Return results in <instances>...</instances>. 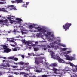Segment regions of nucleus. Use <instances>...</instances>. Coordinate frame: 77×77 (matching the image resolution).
<instances>
[{
	"mask_svg": "<svg viewBox=\"0 0 77 77\" xmlns=\"http://www.w3.org/2000/svg\"><path fill=\"white\" fill-rule=\"evenodd\" d=\"M48 52L50 53V54H51L52 57L51 58H53L54 59H57L60 63H65V61L62 60V59L60 58L59 57L56 56L54 55L55 53L54 52L50 51L49 49H48Z\"/></svg>",
	"mask_w": 77,
	"mask_h": 77,
	"instance_id": "f03ea898",
	"label": "nucleus"
},
{
	"mask_svg": "<svg viewBox=\"0 0 77 77\" xmlns=\"http://www.w3.org/2000/svg\"><path fill=\"white\" fill-rule=\"evenodd\" d=\"M63 72V74H65V73H66L67 71H72V72H75V69H71V70H69V68L68 66H66L65 67L64 69L62 70Z\"/></svg>",
	"mask_w": 77,
	"mask_h": 77,
	"instance_id": "0eeeda50",
	"label": "nucleus"
},
{
	"mask_svg": "<svg viewBox=\"0 0 77 77\" xmlns=\"http://www.w3.org/2000/svg\"><path fill=\"white\" fill-rule=\"evenodd\" d=\"M42 35V33H37V34L36 36H37L38 37H39L40 35Z\"/></svg>",
	"mask_w": 77,
	"mask_h": 77,
	"instance_id": "c03bdc74",
	"label": "nucleus"
},
{
	"mask_svg": "<svg viewBox=\"0 0 77 77\" xmlns=\"http://www.w3.org/2000/svg\"><path fill=\"white\" fill-rule=\"evenodd\" d=\"M26 69H27V70H26V71H30V70H29L28 69H32V67H30V66H29L28 67H26Z\"/></svg>",
	"mask_w": 77,
	"mask_h": 77,
	"instance_id": "473e14b6",
	"label": "nucleus"
},
{
	"mask_svg": "<svg viewBox=\"0 0 77 77\" xmlns=\"http://www.w3.org/2000/svg\"><path fill=\"white\" fill-rule=\"evenodd\" d=\"M8 59H12V60H13L14 59V57H8Z\"/></svg>",
	"mask_w": 77,
	"mask_h": 77,
	"instance_id": "a19ab883",
	"label": "nucleus"
},
{
	"mask_svg": "<svg viewBox=\"0 0 77 77\" xmlns=\"http://www.w3.org/2000/svg\"><path fill=\"white\" fill-rule=\"evenodd\" d=\"M51 47L52 48H54V50H57V49L59 48V47L57 46H54L53 45H51Z\"/></svg>",
	"mask_w": 77,
	"mask_h": 77,
	"instance_id": "a878e982",
	"label": "nucleus"
},
{
	"mask_svg": "<svg viewBox=\"0 0 77 77\" xmlns=\"http://www.w3.org/2000/svg\"><path fill=\"white\" fill-rule=\"evenodd\" d=\"M26 25H27V23H24V24H23V26H26Z\"/></svg>",
	"mask_w": 77,
	"mask_h": 77,
	"instance_id": "680f3d73",
	"label": "nucleus"
},
{
	"mask_svg": "<svg viewBox=\"0 0 77 77\" xmlns=\"http://www.w3.org/2000/svg\"><path fill=\"white\" fill-rule=\"evenodd\" d=\"M14 74H15L16 75H18L19 74H20L18 72H14Z\"/></svg>",
	"mask_w": 77,
	"mask_h": 77,
	"instance_id": "a18cd8bd",
	"label": "nucleus"
},
{
	"mask_svg": "<svg viewBox=\"0 0 77 77\" xmlns=\"http://www.w3.org/2000/svg\"><path fill=\"white\" fill-rule=\"evenodd\" d=\"M44 71H45V70L44 69L40 68L39 69L36 70L35 72H37L40 73V72H43Z\"/></svg>",
	"mask_w": 77,
	"mask_h": 77,
	"instance_id": "f3484780",
	"label": "nucleus"
},
{
	"mask_svg": "<svg viewBox=\"0 0 77 77\" xmlns=\"http://www.w3.org/2000/svg\"><path fill=\"white\" fill-rule=\"evenodd\" d=\"M30 47H35L36 46V44H32L31 45H29Z\"/></svg>",
	"mask_w": 77,
	"mask_h": 77,
	"instance_id": "2f4dec72",
	"label": "nucleus"
},
{
	"mask_svg": "<svg viewBox=\"0 0 77 77\" xmlns=\"http://www.w3.org/2000/svg\"><path fill=\"white\" fill-rule=\"evenodd\" d=\"M20 69H22V70H23V69H24V70H26H26H27V69H26V67H20Z\"/></svg>",
	"mask_w": 77,
	"mask_h": 77,
	"instance_id": "7c9ffc66",
	"label": "nucleus"
},
{
	"mask_svg": "<svg viewBox=\"0 0 77 77\" xmlns=\"http://www.w3.org/2000/svg\"><path fill=\"white\" fill-rule=\"evenodd\" d=\"M42 77H47V75H42Z\"/></svg>",
	"mask_w": 77,
	"mask_h": 77,
	"instance_id": "09e8293b",
	"label": "nucleus"
},
{
	"mask_svg": "<svg viewBox=\"0 0 77 77\" xmlns=\"http://www.w3.org/2000/svg\"><path fill=\"white\" fill-rule=\"evenodd\" d=\"M2 46L3 47V48L1 47L0 48V50H2L3 49V48L4 49V51L2 52V53H8L12 51V50L8 48L6 45H3Z\"/></svg>",
	"mask_w": 77,
	"mask_h": 77,
	"instance_id": "7ed1b4c3",
	"label": "nucleus"
},
{
	"mask_svg": "<svg viewBox=\"0 0 77 77\" xmlns=\"http://www.w3.org/2000/svg\"><path fill=\"white\" fill-rule=\"evenodd\" d=\"M0 11H2V12H8V11L5 9V8H0Z\"/></svg>",
	"mask_w": 77,
	"mask_h": 77,
	"instance_id": "393cba45",
	"label": "nucleus"
},
{
	"mask_svg": "<svg viewBox=\"0 0 77 77\" xmlns=\"http://www.w3.org/2000/svg\"><path fill=\"white\" fill-rule=\"evenodd\" d=\"M7 74L8 75V77H13V76H11V75H10V74H9V73H8Z\"/></svg>",
	"mask_w": 77,
	"mask_h": 77,
	"instance_id": "3c124183",
	"label": "nucleus"
},
{
	"mask_svg": "<svg viewBox=\"0 0 77 77\" xmlns=\"http://www.w3.org/2000/svg\"><path fill=\"white\" fill-rule=\"evenodd\" d=\"M51 66H50L49 67L48 66V67H47L46 68H47L48 69H50L51 70H52V69H51Z\"/></svg>",
	"mask_w": 77,
	"mask_h": 77,
	"instance_id": "37998d69",
	"label": "nucleus"
},
{
	"mask_svg": "<svg viewBox=\"0 0 77 77\" xmlns=\"http://www.w3.org/2000/svg\"><path fill=\"white\" fill-rule=\"evenodd\" d=\"M38 50H39V48H34V51H38Z\"/></svg>",
	"mask_w": 77,
	"mask_h": 77,
	"instance_id": "f704fd0d",
	"label": "nucleus"
},
{
	"mask_svg": "<svg viewBox=\"0 0 77 77\" xmlns=\"http://www.w3.org/2000/svg\"><path fill=\"white\" fill-rule=\"evenodd\" d=\"M5 62H8V63H11V62L8 60H6Z\"/></svg>",
	"mask_w": 77,
	"mask_h": 77,
	"instance_id": "5fc2aeb1",
	"label": "nucleus"
},
{
	"mask_svg": "<svg viewBox=\"0 0 77 77\" xmlns=\"http://www.w3.org/2000/svg\"><path fill=\"white\" fill-rule=\"evenodd\" d=\"M11 2L12 3H17V2H16V0L15 1H11Z\"/></svg>",
	"mask_w": 77,
	"mask_h": 77,
	"instance_id": "0e129e2a",
	"label": "nucleus"
},
{
	"mask_svg": "<svg viewBox=\"0 0 77 77\" xmlns=\"http://www.w3.org/2000/svg\"><path fill=\"white\" fill-rule=\"evenodd\" d=\"M16 20H17L18 21L15 22V24H20V25H21V21H22V19L20 18H17L16 19Z\"/></svg>",
	"mask_w": 77,
	"mask_h": 77,
	"instance_id": "9b49d317",
	"label": "nucleus"
},
{
	"mask_svg": "<svg viewBox=\"0 0 77 77\" xmlns=\"http://www.w3.org/2000/svg\"><path fill=\"white\" fill-rule=\"evenodd\" d=\"M18 65H29V63H24V62L23 61H20L18 62Z\"/></svg>",
	"mask_w": 77,
	"mask_h": 77,
	"instance_id": "dca6fc26",
	"label": "nucleus"
},
{
	"mask_svg": "<svg viewBox=\"0 0 77 77\" xmlns=\"http://www.w3.org/2000/svg\"><path fill=\"white\" fill-rule=\"evenodd\" d=\"M41 37L42 39H43V40H45V39H44V37H43V35H41Z\"/></svg>",
	"mask_w": 77,
	"mask_h": 77,
	"instance_id": "4d7b16f0",
	"label": "nucleus"
},
{
	"mask_svg": "<svg viewBox=\"0 0 77 77\" xmlns=\"http://www.w3.org/2000/svg\"><path fill=\"white\" fill-rule=\"evenodd\" d=\"M69 64L70 66H72V68H73L74 67V66L75 68H77V65H74V64H73L71 62H69Z\"/></svg>",
	"mask_w": 77,
	"mask_h": 77,
	"instance_id": "5701e85b",
	"label": "nucleus"
},
{
	"mask_svg": "<svg viewBox=\"0 0 77 77\" xmlns=\"http://www.w3.org/2000/svg\"><path fill=\"white\" fill-rule=\"evenodd\" d=\"M14 65H18V62L17 63L14 62Z\"/></svg>",
	"mask_w": 77,
	"mask_h": 77,
	"instance_id": "052dcab7",
	"label": "nucleus"
},
{
	"mask_svg": "<svg viewBox=\"0 0 77 77\" xmlns=\"http://www.w3.org/2000/svg\"><path fill=\"white\" fill-rule=\"evenodd\" d=\"M23 0H16V3H22Z\"/></svg>",
	"mask_w": 77,
	"mask_h": 77,
	"instance_id": "c756f323",
	"label": "nucleus"
},
{
	"mask_svg": "<svg viewBox=\"0 0 77 77\" xmlns=\"http://www.w3.org/2000/svg\"><path fill=\"white\" fill-rule=\"evenodd\" d=\"M72 52V51H67L66 52H62L61 53H60V55L61 56H64L65 57H66V59H67V56H69L67 55V54H69Z\"/></svg>",
	"mask_w": 77,
	"mask_h": 77,
	"instance_id": "423d86ee",
	"label": "nucleus"
},
{
	"mask_svg": "<svg viewBox=\"0 0 77 77\" xmlns=\"http://www.w3.org/2000/svg\"><path fill=\"white\" fill-rule=\"evenodd\" d=\"M28 55H29V56H32V54H33V56H34V54H33V53H28Z\"/></svg>",
	"mask_w": 77,
	"mask_h": 77,
	"instance_id": "79ce46f5",
	"label": "nucleus"
},
{
	"mask_svg": "<svg viewBox=\"0 0 77 77\" xmlns=\"http://www.w3.org/2000/svg\"><path fill=\"white\" fill-rule=\"evenodd\" d=\"M21 57H22L23 59H24V55H21Z\"/></svg>",
	"mask_w": 77,
	"mask_h": 77,
	"instance_id": "338daca9",
	"label": "nucleus"
},
{
	"mask_svg": "<svg viewBox=\"0 0 77 77\" xmlns=\"http://www.w3.org/2000/svg\"><path fill=\"white\" fill-rule=\"evenodd\" d=\"M25 74V73L24 72H20V74Z\"/></svg>",
	"mask_w": 77,
	"mask_h": 77,
	"instance_id": "6e6d98bb",
	"label": "nucleus"
},
{
	"mask_svg": "<svg viewBox=\"0 0 77 77\" xmlns=\"http://www.w3.org/2000/svg\"><path fill=\"white\" fill-rule=\"evenodd\" d=\"M10 64H9V63H5V68H7V67H10Z\"/></svg>",
	"mask_w": 77,
	"mask_h": 77,
	"instance_id": "bb28decb",
	"label": "nucleus"
},
{
	"mask_svg": "<svg viewBox=\"0 0 77 77\" xmlns=\"http://www.w3.org/2000/svg\"><path fill=\"white\" fill-rule=\"evenodd\" d=\"M21 50V47H16L14 48H12V50L14 51H19Z\"/></svg>",
	"mask_w": 77,
	"mask_h": 77,
	"instance_id": "ddd939ff",
	"label": "nucleus"
},
{
	"mask_svg": "<svg viewBox=\"0 0 77 77\" xmlns=\"http://www.w3.org/2000/svg\"><path fill=\"white\" fill-rule=\"evenodd\" d=\"M54 44H58L59 45H60L62 47H66V45L64 44H61L60 43H57L56 42H54Z\"/></svg>",
	"mask_w": 77,
	"mask_h": 77,
	"instance_id": "2eb2a0df",
	"label": "nucleus"
},
{
	"mask_svg": "<svg viewBox=\"0 0 77 77\" xmlns=\"http://www.w3.org/2000/svg\"><path fill=\"white\" fill-rule=\"evenodd\" d=\"M51 36L53 38V39H56V38L54 37V35H53V34H52Z\"/></svg>",
	"mask_w": 77,
	"mask_h": 77,
	"instance_id": "ea45409f",
	"label": "nucleus"
},
{
	"mask_svg": "<svg viewBox=\"0 0 77 77\" xmlns=\"http://www.w3.org/2000/svg\"><path fill=\"white\" fill-rule=\"evenodd\" d=\"M13 60H14L15 61H18V59L17 58H13Z\"/></svg>",
	"mask_w": 77,
	"mask_h": 77,
	"instance_id": "c9c22d12",
	"label": "nucleus"
},
{
	"mask_svg": "<svg viewBox=\"0 0 77 77\" xmlns=\"http://www.w3.org/2000/svg\"><path fill=\"white\" fill-rule=\"evenodd\" d=\"M27 75H29L27 74H25L24 75V77H27Z\"/></svg>",
	"mask_w": 77,
	"mask_h": 77,
	"instance_id": "8fccbe9b",
	"label": "nucleus"
},
{
	"mask_svg": "<svg viewBox=\"0 0 77 77\" xmlns=\"http://www.w3.org/2000/svg\"><path fill=\"white\" fill-rule=\"evenodd\" d=\"M67 60H75V57H73L71 56H67V58H66Z\"/></svg>",
	"mask_w": 77,
	"mask_h": 77,
	"instance_id": "f8f14e48",
	"label": "nucleus"
},
{
	"mask_svg": "<svg viewBox=\"0 0 77 77\" xmlns=\"http://www.w3.org/2000/svg\"><path fill=\"white\" fill-rule=\"evenodd\" d=\"M13 40H14V41H20V39H15L14 38Z\"/></svg>",
	"mask_w": 77,
	"mask_h": 77,
	"instance_id": "13d9d810",
	"label": "nucleus"
},
{
	"mask_svg": "<svg viewBox=\"0 0 77 77\" xmlns=\"http://www.w3.org/2000/svg\"><path fill=\"white\" fill-rule=\"evenodd\" d=\"M33 42V41H30V40H28L26 41V44L28 45V46H30V45H29L30 44H32Z\"/></svg>",
	"mask_w": 77,
	"mask_h": 77,
	"instance_id": "6ab92c4d",
	"label": "nucleus"
},
{
	"mask_svg": "<svg viewBox=\"0 0 77 77\" xmlns=\"http://www.w3.org/2000/svg\"><path fill=\"white\" fill-rule=\"evenodd\" d=\"M68 48H63L62 49V50L63 51H65V50H68Z\"/></svg>",
	"mask_w": 77,
	"mask_h": 77,
	"instance_id": "58836bf2",
	"label": "nucleus"
},
{
	"mask_svg": "<svg viewBox=\"0 0 77 77\" xmlns=\"http://www.w3.org/2000/svg\"><path fill=\"white\" fill-rule=\"evenodd\" d=\"M51 65L52 66H57V63H54L53 64H51Z\"/></svg>",
	"mask_w": 77,
	"mask_h": 77,
	"instance_id": "cd10ccee",
	"label": "nucleus"
},
{
	"mask_svg": "<svg viewBox=\"0 0 77 77\" xmlns=\"http://www.w3.org/2000/svg\"><path fill=\"white\" fill-rule=\"evenodd\" d=\"M8 16V17H7V18L8 19L11 24H13L14 21L13 20H12L11 19L14 20V18H15V16H11V15Z\"/></svg>",
	"mask_w": 77,
	"mask_h": 77,
	"instance_id": "9d476101",
	"label": "nucleus"
},
{
	"mask_svg": "<svg viewBox=\"0 0 77 77\" xmlns=\"http://www.w3.org/2000/svg\"><path fill=\"white\" fill-rule=\"evenodd\" d=\"M70 75L71 77H77V74L71 73Z\"/></svg>",
	"mask_w": 77,
	"mask_h": 77,
	"instance_id": "4be33fe9",
	"label": "nucleus"
},
{
	"mask_svg": "<svg viewBox=\"0 0 77 77\" xmlns=\"http://www.w3.org/2000/svg\"><path fill=\"white\" fill-rule=\"evenodd\" d=\"M52 70L54 71V73L55 74H63V70H62L57 69L53 67Z\"/></svg>",
	"mask_w": 77,
	"mask_h": 77,
	"instance_id": "20e7f679",
	"label": "nucleus"
},
{
	"mask_svg": "<svg viewBox=\"0 0 77 77\" xmlns=\"http://www.w3.org/2000/svg\"><path fill=\"white\" fill-rule=\"evenodd\" d=\"M7 8H11V9H13L14 10H17V9H16V7H15V6L14 5H11L9 6H8Z\"/></svg>",
	"mask_w": 77,
	"mask_h": 77,
	"instance_id": "aec40b11",
	"label": "nucleus"
},
{
	"mask_svg": "<svg viewBox=\"0 0 77 77\" xmlns=\"http://www.w3.org/2000/svg\"><path fill=\"white\" fill-rule=\"evenodd\" d=\"M0 24L2 25H5L7 26H9V24L8 23V20L6 19L5 20H4L3 19L0 20Z\"/></svg>",
	"mask_w": 77,
	"mask_h": 77,
	"instance_id": "39448f33",
	"label": "nucleus"
},
{
	"mask_svg": "<svg viewBox=\"0 0 77 77\" xmlns=\"http://www.w3.org/2000/svg\"><path fill=\"white\" fill-rule=\"evenodd\" d=\"M15 41L13 40H9V42H14Z\"/></svg>",
	"mask_w": 77,
	"mask_h": 77,
	"instance_id": "864d4df0",
	"label": "nucleus"
},
{
	"mask_svg": "<svg viewBox=\"0 0 77 77\" xmlns=\"http://www.w3.org/2000/svg\"><path fill=\"white\" fill-rule=\"evenodd\" d=\"M14 43L15 45L10 44V45L12 47H15V46H17V43L15 41L14 42Z\"/></svg>",
	"mask_w": 77,
	"mask_h": 77,
	"instance_id": "b1692460",
	"label": "nucleus"
},
{
	"mask_svg": "<svg viewBox=\"0 0 77 77\" xmlns=\"http://www.w3.org/2000/svg\"><path fill=\"white\" fill-rule=\"evenodd\" d=\"M11 67L13 68H18V66H11Z\"/></svg>",
	"mask_w": 77,
	"mask_h": 77,
	"instance_id": "e433bc0d",
	"label": "nucleus"
},
{
	"mask_svg": "<svg viewBox=\"0 0 77 77\" xmlns=\"http://www.w3.org/2000/svg\"><path fill=\"white\" fill-rule=\"evenodd\" d=\"M71 26V24L67 23L65 25L63 26V27L64 28V29H65V31H66V30H68V29H69V27H70V26Z\"/></svg>",
	"mask_w": 77,
	"mask_h": 77,
	"instance_id": "6e6552de",
	"label": "nucleus"
},
{
	"mask_svg": "<svg viewBox=\"0 0 77 77\" xmlns=\"http://www.w3.org/2000/svg\"><path fill=\"white\" fill-rule=\"evenodd\" d=\"M22 34H26L28 33V30L26 29H24L23 31L21 30Z\"/></svg>",
	"mask_w": 77,
	"mask_h": 77,
	"instance_id": "a211bd4d",
	"label": "nucleus"
},
{
	"mask_svg": "<svg viewBox=\"0 0 77 77\" xmlns=\"http://www.w3.org/2000/svg\"><path fill=\"white\" fill-rule=\"evenodd\" d=\"M16 71H22V69H16Z\"/></svg>",
	"mask_w": 77,
	"mask_h": 77,
	"instance_id": "bf43d9fd",
	"label": "nucleus"
},
{
	"mask_svg": "<svg viewBox=\"0 0 77 77\" xmlns=\"http://www.w3.org/2000/svg\"><path fill=\"white\" fill-rule=\"evenodd\" d=\"M0 66L3 67V69H6L7 70H9V71H10V70H11V68H5V63H2L0 64Z\"/></svg>",
	"mask_w": 77,
	"mask_h": 77,
	"instance_id": "4468645a",
	"label": "nucleus"
},
{
	"mask_svg": "<svg viewBox=\"0 0 77 77\" xmlns=\"http://www.w3.org/2000/svg\"><path fill=\"white\" fill-rule=\"evenodd\" d=\"M36 29V30H37V31L36 30H34V32H38V29Z\"/></svg>",
	"mask_w": 77,
	"mask_h": 77,
	"instance_id": "e2e57ef3",
	"label": "nucleus"
},
{
	"mask_svg": "<svg viewBox=\"0 0 77 77\" xmlns=\"http://www.w3.org/2000/svg\"><path fill=\"white\" fill-rule=\"evenodd\" d=\"M29 77H36V76L35 75H33V76H30Z\"/></svg>",
	"mask_w": 77,
	"mask_h": 77,
	"instance_id": "69168bd1",
	"label": "nucleus"
},
{
	"mask_svg": "<svg viewBox=\"0 0 77 77\" xmlns=\"http://www.w3.org/2000/svg\"><path fill=\"white\" fill-rule=\"evenodd\" d=\"M35 63H36L37 65H39V63L38 61H36V60L35 62Z\"/></svg>",
	"mask_w": 77,
	"mask_h": 77,
	"instance_id": "4c0bfd02",
	"label": "nucleus"
},
{
	"mask_svg": "<svg viewBox=\"0 0 77 77\" xmlns=\"http://www.w3.org/2000/svg\"><path fill=\"white\" fill-rule=\"evenodd\" d=\"M51 34V32H47V34H45V36L47 38V39H48V41H50V42H52V41H53V39H51V38L50 37H48V36H49V35H50Z\"/></svg>",
	"mask_w": 77,
	"mask_h": 77,
	"instance_id": "1a4fd4ad",
	"label": "nucleus"
},
{
	"mask_svg": "<svg viewBox=\"0 0 77 77\" xmlns=\"http://www.w3.org/2000/svg\"><path fill=\"white\" fill-rule=\"evenodd\" d=\"M57 41H58V42H60L61 40H57V41H54V42H56L57 43H59V42H57Z\"/></svg>",
	"mask_w": 77,
	"mask_h": 77,
	"instance_id": "49530a36",
	"label": "nucleus"
},
{
	"mask_svg": "<svg viewBox=\"0 0 77 77\" xmlns=\"http://www.w3.org/2000/svg\"><path fill=\"white\" fill-rule=\"evenodd\" d=\"M0 1H3L5 2H0V4H5L6 2V1L5 0H0Z\"/></svg>",
	"mask_w": 77,
	"mask_h": 77,
	"instance_id": "c85d7f7f",
	"label": "nucleus"
},
{
	"mask_svg": "<svg viewBox=\"0 0 77 77\" xmlns=\"http://www.w3.org/2000/svg\"><path fill=\"white\" fill-rule=\"evenodd\" d=\"M29 2H26V5L27 6V5H29Z\"/></svg>",
	"mask_w": 77,
	"mask_h": 77,
	"instance_id": "774afa93",
	"label": "nucleus"
},
{
	"mask_svg": "<svg viewBox=\"0 0 77 77\" xmlns=\"http://www.w3.org/2000/svg\"><path fill=\"white\" fill-rule=\"evenodd\" d=\"M32 28H35V29L37 30H38L37 29H38V30L37 31L38 32H41L43 33L44 35H45V33L47 32L46 29L41 28L37 24H33V25H30L29 26V29H32Z\"/></svg>",
	"mask_w": 77,
	"mask_h": 77,
	"instance_id": "f257e3e1",
	"label": "nucleus"
},
{
	"mask_svg": "<svg viewBox=\"0 0 77 77\" xmlns=\"http://www.w3.org/2000/svg\"><path fill=\"white\" fill-rule=\"evenodd\" d=\"M21 41L23 43H24V44H26V40L25 39L21 40Z\"/></svg>",
	"mask_w": 77,
	"mask_h": 77,
	"instance_id": "72a5a7b5",
	"label": "nucleus"
},
{
	"mask_svg": "<svg viewBox=\"0 0 77 77\" xmlns=\"http://www.w3.org/2000/svg\"><path fill=\"white\" fill-rule=\"evenodd\" d=\"M44 59L45 61H46V59L44 58V57H42L40 58V63H42V64H44V63H43V61H42V60Z\"/></svg>",
	"mask_w": 77,
	"mask_h": 77,
	"instance_id": "412c9836",
	"label": "nucleus"
},
{
	"mask_svg": "<svg viewBox=\"0 0 77 77\" xmlns=\"http://www.w3.org/2000/svg\"><path fill=\"white\" fill-rule=\"evenodd\" d=\"M27 6H26V5L25 4H23L22 6V7H27Z\"/></svg>",
	"mask_w": 77,
	"mask_h": 77,
	"instance_id": "603ef678",
	"label": "nucleus"
},
{
	"mask_svg": "<svg viewBox=\"0 0 77 77\" xmlns=\"http://www.w3.org/2000/svg\"><path fill=\"white\" fill-rule=\"evenodd\" d=\"M38 46H40V47H45V45H38Z\"/></svg>",
	"mask_w": 77,
	"mask_h": 77,
	"instance_id": "de8ad7c7",
	"label": "nucleus"
}]
</instances>
